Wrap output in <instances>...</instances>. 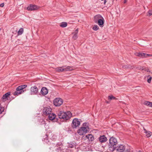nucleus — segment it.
Instances as JSON below:
<instances>
[{
    "label": "nucleus",
    "mask_w": 152,
    "mask_h": 152,
    "mask_svg": "<svg viewBox=\"0 0 152 152\" xmlns=\"http://www.w3.org/2000/svg\"><path fill=\"white\" fill-rule=\"evenodd\" d=\"M58 116L59 118L67 120L69 119L72 116V114L70 111L64 112L60 111L58 113Z\"/></svg>",
    "instance_id": "nucleus-1"
},
{
    "label": "nucleus",
    "mask_w": 152,
    "mask_h": 152,
    "mask_svg": "<svg viewBox=\"0 0 152 152\" xmlns=\"http://www.w3.org/2000/svg\"><path fill=\"white\" fill-rule=\"evenodd\" d=\"M53 148H55L57 152H59L64 150V148L62 143L60 142L58 143L56 146L53 144L51 145V147L49 148L50 150V152L53 151Z\"/></svg>",
    "instance_id": "nucleus-2"
},
{
    "label": "nucleus",
    "mask_w": 152,
    "mask_h": 152,
    "mask_svg": "<svg viewBox=\"0 0 152 152\" xmlns=\"http://www.w3.org/2000/svg\"><path fill=\"white\" fill-rule=\"evenodd\" d=\"M89 129L88 124L85 123L83 124V126L78 130L77 132L80 135H82L86 133L88 131Z\"/></svg>",
    "instance_id": "nucleus-3"
},
{
    "label": "nucleus",
    "mask_w": 152,
    "mask_h": 152,
    "mask_svg": "<svg viewBox=\"0 0 152 152\" xmlns=\"http://www.w3.org/2000/svg\"><path fill=\"white\" fill-rule=\"evenodd\" d=\"M117 143V140L116 138L113 137H110L109 140V143L108 145L110 150L112 148H114L115 147L114 146L116 145Z\"/></svg>",
    "instance_id": "nucleus-4"
},
{
    "label": "nucleus",
    "mask_w": 152,
    "mask_h": 152,
    "mask_svg": "<svg viewBox=\"0 0 152 152\" xmlns=\"http://www.w3.org/2000/svg\"><path fill=\"white\" fill-rule=\"evenodd\" d=\"M125 149V146L123 145H119L117 147H115L114 148L110 149L111 151H116L117 152H123Z\"/></svg>",
    "instance_id": "nucleus-5"
},
{
    "label": "nucleus",
    "mask_w": 152,
    "mask_h": 152,
    "mask_svg": "<svg viewBox=\"0 0 152 152\" xmlns=\"http://www.w3.org/2000/svg\"><path fill=\"white\" fill-rule=\"evenodd\" d=\"M63 100L60 98H56L53 101V104L56 106H60L63 103Z\"/></svg>",
    "instance_id": "nucleus-6"
},
{
    "label": "nucleus",
    "mask_w": 152,
    "mask_h": 152,
    "mask_svg": "<svg viewBox=\"0 0 152 152\" xmlns=\"http://www.w3.org/2000/svg\"><path fill=\"white\" fill-rule=\"evenodd\" d=\"M80 121L77 118H74L72 121V126L73 128H76L80 124Z\"/></svg>",
    "instance_id": "nucleus-7"
},
{
    "label": "nucleus",
    "mask_w": 152,
    "mask_h": 152,
    "mask_svg": "<svg viewBox=\"0 0 152 152\" xmlns=\"http://www.w3.org/2000/svg\"><path fill=\"white\" fill-rule=\"evenodd\" d=\"M136 56L143 58H147L148 56H151L152 55L145 53H142L137 52L135 53Z\"/></svg>",
    "instance_id": "nucleus-8"
},
{
    "label": "nucleus",
    "mask_w": 152,
    "mask_h": 152,
    "mask_svg": "<svg viewBox=\"0 0 152 152\" xmlns=\"http://www.w3.org/2000/svg\"><path fill=\"white\" fill-rule=\"evenodd\" d=\"M51 112L52 109L49 106L44 107L43 110V114L46 115L51 113Z\"/></svg>",
    "instance_id": "nucleus-9"
},
{
    "label": "nucleus",
    "mask_w": 152,
    "mask_h": 152,
    "mask_svg": "<svg viewBox=\"0 0 152 152\" xmlns=\"http://www.w3.org/2000/svg\"><path fill=\"white\" fill-rule=\"evenodd\" d=\"M31 94L32 95L37 94L38 91V90L37 86H32L30 88Z\"/></svg>",
    "instance_id": "nucleus-10"
},
{
    "label": "nucleus",
    "mask_w": 152,
    "mask_h": 152,
    "mask_svg": "<svg viewBox=\"0 0 152 152\" xmlns=\"http://www.w3.org/2000/svg\"><path fill=\"white\" fill-rule=\"evenodd\" d=\"M20 88L19 86L16 89V91L14 93L15 95H19L23 93L26 90H22Z\"/></svg>",
    "instance_id": "nucleus-11"
},
{
    "label": "nucleus",
    "mask_w": 152,
    "mask_h": 152,
    "mask_svg": "<svg viewBox=\"0 0 152 152\" xmlns=\"http://www.w3.org/2000/svg\"><path fill=\"white\" fill-rule=\"evenodd\" d=\"M38 8L36 5L30 4L29 6L27 7V9L29 11H34L37 10Z\"/></svg>",
    "instance_id": "nucleus-12"
},
{
    "label": "nucleus",
    "mask_w": 152,
    "mask_h": 152,
    "mask_svg": "<svg viewBox=\"0 0 152 152\" xmlns=\"http://www.w3.org/2000/svg\"><path fill=\"white\" fill-rule=\"evenodd\" d=\"M99 140L100 142H104L107 141V138L105 135H103L100 136L99 138Z\"/></svg>",
    "instance_id": "nucleus-13"
},
{
    "label": "nucleus",
    "mask_w": 152,
    "mask_h": 152,
    "mask_svg": "<svg viewBox=\"0 0 152 152\" xmlns=\"http://www.w3.org/2000/svg\"><path fill=\"white\" fill-rule=\"evenodd\" d=\"M101 18H103V17L100 15H95L94 17V21L95 23H97V21Z\"/></svg>",
    "instance_id": "nucleus-14"
},
{
    "label": "nucleus",
    "mask_w": 152,
    "mask_h": 152,
    "mask_svg": "<svg viewBox=\"0 0 152 152\" xmlns=\"http://www.w3.org/2000/svg\"><path fill=\"white\" fill-rule=\"evenodd\" d=\"M47 115L48 116V118L50 120H53L56 117V115L54 113H50V114H48Z\"/></svg>",
    "instance_id": "nucleus-15"
},
{
    "label": "nucleus",
    "mask_w": 152,
    "mask_h": 152,
    "mask_svg": "<svg viewBox=\"0 0 152 152\" xmlns=\"http://www.w3.org/2000/svg\"><path fill=\"white\" fill-rule=\"evenodd\" d=\"M104 18H101L99 19L98 21H97L96 23H98L99 25L101 27H103V24L104 23Z\"/></svg>",
    "instance_id": "nucleus-16"
},
{
    "label": "nucleus",
    "mask_w": 152,
    "mask_h": 152,
    "mask_svg": "<svg viewBox=\"0 0 152 152\" xmlns=\"http://www.w3.org/2000/svg\"><path fill=\"white\" fill-rule=\"evenodd\" d=\"M48 93L47 89L45 87H43L41 91V93L43 95H46Z\"/></svg>",
    "instance_id": "nucleus-17"
},
{
    "label": "nucleus",
    "mask_w": 152,
    "mask_h": 152,
    "mask_svg": "<svg viewBox=\"0 0 152 152\" xmlns=\"http://www.w3.org/2000/svg\"><path fill=\"white\" fill-rule=\"evenodd\" d=\"M78 28H77L75 31L72 33L73 36L72 37V39L74 40H76L77 38V34L78 33Z\"/></svg>",
    "instance_id": "nucleus-18"
},
{
    "label": "nucleus",
    "mask_w": 152,
    "mask_h": 152,
    "mask_svg": "<svg viewBox=\"0 0 152 152\" xmlns=\"http://www.w3.org/2000/svg\"><path fill=\"white\" fill-rule=\"evenodd\" d=\"M10 92H8L4 95L1 98V99L4 101H5L6 99H7L8 97L10 95Z\"/></svg>",
    "instance_id": "nucleus-19"
},
{
    "label": "nucleus",
    "mask_w": 152,
    "mask_h": 152,
    "mask_svg": "<svg viewBox=\"0 0 152 152\" xmlns=\"http://www.w3.org/2000/svg\"><path fill=\"white\" fill-rule=\"evenodd\" d=\"M66 66H64L62 67H58L55 68V70L58 72H61L64 71V67Z\"/></svg>",
    "instance_id": "nucleus-20"
},
{
    "label": "nucleus",
    "mask_w": 152,
    "mask_h": 152,
    "mask_svg": "<svg viewBox=\"0 0 152 152\" xmlns=\"http://www.w3.org/2000/svg\"><path fill=\"white\" fill-rule=\"evenodd\" d=\"M86 137L88 139L89 141H92L94 140V137L91 134H88L86 136Z\"/></svg>",
    "instance_id": "nucleus-21"
},
{
    "label": "nucleus",
    "mask_w": 152,
    "mask_h": 152,
    "mask_svg": "<svg viewBox=\"0 0 152 152\" xmlns=\"http://www.w3.org/2000/svg\"><path fill=\"white\" fill-rule=\"evenodd\" d=\"M123 68L124 69H133L134 68L133 66H132L130 65H125L123 66Z\"/></svg>",
    "instance_id": "nucleus-22"
},
{
    "label": "nucleus",
    "mask_w": 152,
    "mask_h": 152,
    "mask_svg": "<svg viewBox=\"0 0 152 152\" xmlns=\"http://www.w3.org/2000/svg\"><path fill=\"white\" fill-rule=\"evenodd\" d=\"M143 129L144 131V132L145 133V135L147 137H150L151 135V132L149 131H148L144 128Z\"/></svg>",
    "instance_id": "nucleus-23"
},
{
    "label": "nucleus",
    "mask_w": 152,
    "mask_h": 152,
    "mask_svg": "<svg viewBox=\"0 0 152 152\" xmlns=\"http://www.w3.org/2000/svg\"><path fill=\"white\" fill-rule=\"evenodd\" d=\"M64 71H71L72 70V67L70 66H67L65 68H64Z\"/></svg>",
    "instance_id": "nucleus-24"
},
{
    "label": "nucleus",
    "mask_w": 152,
    "mask_h": 152,
    "mask_svg": "<svg viewBox=\"0 0 152 152\" xmlns=\"http://www.w3.org/2000/svg\"><path fill=\"white\" fill-rule=\"evenodd\" d=\"M23 32V28H20L18 32V35L22 34Z\"/></svg>",
    "instance_id": "nucleus-25"
},
{
    "label": "nucleus",
    "mask_w": 152,
    "mask_h": 152,
    "mask_svg": "<svg viewBox=\"0 0 152 152\" xmlns=\"http://www.w3.org/2000/svg\"><path fill=\"white\" fill-rule=\"evenodd\" d=\"M152 102H150L145 101L144 102V104L147 106L151 107Z\"/></svg>",
    "instance_id": "nucleus-26"
},
{
    "label": "nucleus",
    "mask_w": 152,
    "mask_h": 152,
    "mask_svg": "<svg viewBox=\"0 0 152 152\" xmlns=\"http://www.w3.org/2000/svg\"><path fill=\"white\" fill-rule=\"evenodd\" d=\"M67 24L65 22H62L60 25V26L62 27H65L66 26Z\"/></svg>",
    "instance_id": "nucleus-27"
},
{
    "label": "nucleus",
    "mask_w": 152,
    "mask_h": 152,
    "mask_svg": "<svg viewBox=\"0 0 152 152\" xmlns=\"http://www.w3.org/2000/svg\"><path fill=\"white\" fill-rule=\"evenodd\" d=\"M99 29V26L97 25H95L92 28V29L95 31L98 30Z\"/></svg>",
    "instance_id": "nucleus-28"
},
{
    "label": "nucleus",
    "mask_w": 152,
    "mask_h": 152,
    "mask_svg": "<svg viewBox=\"0 0 152 152\" xmlns=\"http://www.w3.org/2000/svg\"><path fill=\"white\" fill-rule=\"evenodd\" d=\"M148 80L147 82L148 83H150L151 82L152 77L150 75H149L147 76Z\"/></svg>",
    "instance_id": "nucleus-29"
},
{
    "label": "nucleus",
    "mask_w": 152,
    "mask_h": 152,
    "mask_svg": "<svg viewBox=\"0 0 152 152\" xmlns=\"http://www.w3.org/2000/svg\"><path fill=\"white\" fill-rule=\"evenodd\" d=\"M108 99L111 100L112 99H115L116 98L115 97L113 96L112 95L109 96H108Z\"/></svg>",
    "instance_id": "nucleus-30"
},
{
    "label": "nucleus",
    "mask_w": 152,
    "mask_h": 152,
    "mask_svg": "<svg viewBox=\"0 0 152 152\" xmlns=\"http://www.w3.org/2000/svg\"><path fill=\"white\" fill-rule=\"evenodd\" d=\"M19 86L21 88V89L22 90H24V88L27 87V86L26 85H23Z\"/></svg>",
    "instance_id": "nucleus-31"
},
{
    "label": "nucleus",
    "mask_w": 152,
    "mask_h": 152,
    "mask_svg": "<svg viewBox=\"0 0 152 152\" xmlns=\"http://www.w3.org/2000/svg\"><path fill=\"white\" fill-rule=\"evenodd\" d=\"M69 146L70 148H73L74 146V144L73 143V144L71 143V142L69 144Z\"/></svg>",
    "instance_id": "nucleus-32"
},
{
    "label": "nucleus",
    "mask_w": 152,
    "mask_h": 152,
    "mask_svg": "<svg viewBox=\"0 0 152 152\" xmlns=\"http://www.w3.org/2000/svg\"><path fill=\"white\" fill-rule=\"evenodd\" d=\"M4 109L3 108L1 107L0 106V114H1L4 111Z\"/></svg>",
    "instance_id": "nucleus-33"
},
{
    "label": "nucleus",
    "mask_w": 152,
    "mask_h": 152,
    "mask_svg": "<svg viewBox=\"0 0 152 152\" xmlns=\"http://www.w3.org/2000/svg\"><path fill=\"white\" fill-rule=\"evenodd\" d=\"M148 14L150 16L151 15H152V10H149L148 12Z\"/></svg>",
    "instance_id": "nucleus-34"
},
{
    "label": "nucleus",
    "mask_w": 152,
    "mask_h": 152,
    "mask_svg": "<svg viewBox=\"0 0 152 152\" xmlns=\"http://www.w3.org/2000/svg\"><path fill=\"white\" fill-rule=\"evenodd\" d=\"M4 3H2L0 4V7H3L4 6Z\"/></svg>",
    "instance_id": "nucleus-35"
},
{
    "label": "nucleus",
    "mask_w": 152,
    "mask_h": 152,
    "mask_svg": "<svg viewBox=\"0 0 152 152\" xmlns=\"http://www.w3.org/2000/svg\"><path fill=\"white\" fill-rule=\"evenodd\" d=\"M145 71H146L147 72H150V71L149 69L148 68H147V69H146Z\"/></svg>",
    "instance_id": "nucleus-36"
},
{
    "label": "nucleus",
    "mask_w": 152,
    "mask_h": 152,
    "mask_svg": "<svg viewBox=\"0 0 152 152\" xmlns=\"http://www.w3.org/2000/svg\"><path fill=\"white\" fill-rule=\"evenodd\" d=\"M46 139H44V141H45V140H48V139L47 138V135H46ZM45 142H47L46 141H45Z\"/></svg>",
    "instance_id": "nucleus-37"
},
{
    "label": "nucleus",
    "mask_w": 152,
    "mask_h": 152,
    "mask_svg": "<svg viewBox=\"0 0 152 152\" xmlns=\"http://www.w3.org/2000/svg\"><path fill=\"white\" fill-rule=\"evenodd\" d=\"M42 124H45V121H44L43 120H42Z\"/></svg>",
    "instance_id": "nucleus-38"
},
{
    "label": "nucleus",
    "mask_w": 152,
    "mask_h": 152,
    "mask_svg": "<svg viewBox=\"0 0 152 152\" xmlns=\"http://www.w3.org/2000/svg\"><path fill=\"white\" fill-rule=\"evenodd\" d=\"M127 2V0H124V3H126Z\"/></svg>",
    "instance_id": "nucleus-39"
},
{
    "label": "nucleus",
    "mask_w": 152,
    "mask_h": 152,
    "mask_svg": "<svg viewBox=\"0 0 152 152\" xmlns=\"http://www.w3.org/2000/svg\"><path fill=\"white\" fill-rule=\"evenodd\" d=\"M104 4H105L106 3V0H104Z\"/></svg>",
    "instance_id": "nucleus-40"
},
{
    "label": "nucleus",
    "mask_w": 152,
    "mask_h": 152,
    "mask_svg": "<svg viewBox=\"0 0 152 152\" xmlns=\"http://www.w3.org/2000/svg\"><path fill=\"white\" fill-rule=\"evenodd\" d=\"M125 152H130V151H125Z\"/></svg>",
    "instance_id": "nucleus-41"
},
{
    "label": "nucleus",
    "mask_w": 152,
    "mask_h": 152,
    "mask_svg": "<svg viewBox=\"0 0 152 152\" xmlns=\"http://www.w3.org/2000/svg\"><path fill=\"white\" fill-rule=\"evenodd\" d=\"M139 152H141L140 151H139Z\"/></svg>",
    "instance_id": "nucleus-42"
}]
</instances>
